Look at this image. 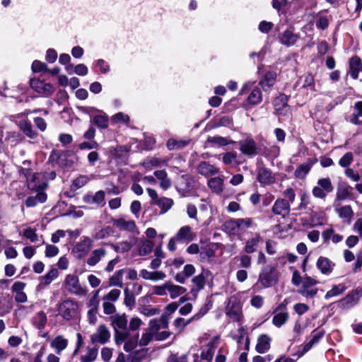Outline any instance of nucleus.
I'll use <instances>...</instances> for the list:
<instances>
[{
  "instance_id": "1",
  "label": "nucleus",
  "mask_w": 362,
  "mask_h": 362,
  "mask_svg": "<svg viewBox=\"0 0 362 362\" xmlns=\"http://www.w3.org/2000/svg\"><path fill=\"white\" fill-rule=\"evenodd\" d=\"M57 311L58 315L67 322L76 320L80 315L78 301L71 298L59 302L57 305Z\"/></svg>"
},
{
  "instance_id": "2",
  "label": "nucleus",
  "mask_w": 362,
  "mask_h": 362,
  "mask_svg": "<svg viewBox=\"0 0 362 362\" xmlns=\"http://www.w3.org/2000/svg\"><path fill=\"white\" fill-rule=\"evenodd\" d=\"M252 219L250 218L230 219L223 225V230L233 235H241L247 228L251 227Z\"/></svg>"
},
{
  "instance_id": "3",
  "label": "nucleus",
  "mask_w": 362,
  "mask_h": 362,
  "mask_svg": "<svg viewBox=\"0 0 362 362\" xmlns=\"http://www.w3.org/2000/svg\"><path fill=\"white\" fill-rule=\"evenodd\" d=\"M279 279L277 269L271 266L265 267L259 275L258 281L264 288H269L275 285Z\"/></svg>"
},
{
  "instance_id": "4",
  "label": "nucleus",
  "mask_w": 362,
  "mask_h": 362,
  "mask_svg": "<svg viewBox=\"0 0 362 362\" xmlns=\"http://www.w3.org/2000/svg\"><path fill=\"white\" fill-rule=\"evenodd\" d=\"M25 176L27 185L30 191H40L47 189V184L43 174L27 171Z\"/></svg>"
},
{
  "instance_id": "5",
  "label": "nucleus",
  "mask_w": 362,
  "mask_h": 362,
  "mask_svg": "<svg viewBox=\"0 0 362 362\" xmlns=\"http://www.w3.org/2000/svg\"><path fill=\"white\" fill-rule=\"evenodd\" d=\"M93 246V240L88 236H82L81 240L76 243L71 252L78 259L83 258L90 252Z\"/></svg>"
},
{
  "instance_id": "6",
  "label": "nucleus",
  "mask_w": 362,
  "mask_h": 362,
  "mask_svg": "<svg viewBox=\"0 0 362 362\" xmlns=\"http://www.w3.org/2000/svg\"><path fill=\"white\" fill-rule=\"evenodd\" d=\"M288 302L284 300L274 310V317L272 323L276 327H281L286 324L289 318V314L287 311Z\"/></svg>"
},
{
  "instance_id": "7",
  "label": "nucleus",
  "mask_w": 362,
  "mask_h": 362,
  "mask_svg": "<svg viewBox=\"0 0 362 362\" xmlns=\"http://www.w3.org/2000/svg\"><path fill=\"white\" fill-rule=\"evenodd\" d=\"M64 286L71 293L84 296L86 294V289L79 283V279L74 274H68L64 280Z\"/></svg>"
},
{
  "instance_id": "8",
  "label": "nucleus",
  "mask_w": 362,
  "mask_h": 362,
  "mask_svg": "<svg viewBox=\"0 0 362 362\" xmlns=\"http://www.w3.org/2000/svg\"><path fill=\"white\" fill-rule=\"evenodd\" d=\"M226 315L232 320L241 324L243 322V315L240 303L235 299H230L226 308Z\"/></svg>"
},
{
  "instance_id": "9",
  "label": "nucleus",
  "mask_w": 362,
  "mask_h": 362,
  "mask_svg": "<svg viewBox=\"0 0 362 362\" xmlns=\"http://www.w3.org/2000/svg\"><path fill=\"white\" fill-rule=\"evenodd\" d=\"M317 281L315 279L306 276L302 281V287L298 290V293L305 298H313L317 293V288L315 287Z\"/></svg>"
},
{
  "instance_id": "10",
  "label": "nucleus",
  "mask_w": 362,
  "mask_h": 362,
  "mask_svg": "<svg viewBox=\"0 0 362 362\" xmlns=\"http://www.w3.org/2000/svg\"><path fill=\"white\" fill-rule=\"evenodd\" d=\"M212 273L209 270L203 269L200 274L192 278V282L193 284V288H192V291H199L202 290L206 282L209 281H212Z\"/></svg>"
},
{
  "instance_id": "11",
  "label": "nucleus",
  "mask_w": 362,
  "mask_h": 362,
  "mask_svg": "<svg viewBox=\"0 0 362 362\" xmlns=\"http://www.w3.org/2000/svg\"><path fill=\"white\" fill-rule=\"evenodd\" d=\"M30 83L33 90L45 96L50 95L54 90L52 85L37 78L31 79Z\"/></svg>"
},
{
  "instance_id": "12",
  "label": "nucleus",
  "mask_w": 362,
  "mask_h": 362,
  "mask_svg": "<svg viewBox=\"0 0 362 362\" xmlns=\"http://www.w3.org/2000/svg\"><path fill=\"white\" fill-rule=\"evenodd\" d=\"M257 179L262 186L272 185L276 181V174L265 167L258 168Z\"/></svg>"
},
{
  "instance_id": "13",
  "label": "nucleus",
  "mask_w": 362,
  "mask_h": 362,
  "mask_svg": "<svg viewBox=\"0 0 362 362\" xmlns=\"http://www.w3.org/2000/svg\"><path fill=\"white\" fill-rule=\"evenodd\" d=\"M239 145L240 151L247 156L253 157L259 153L256 142L251 138L240 141Z\"/></svg>"
},
{
  "instance_id": "14",
  "label": "nucleus",
  "mask_w": 362,
  "mask_h": 362,
  "mask_svg": "<svg viewBox=\"0 0 362 362\" xmlns=\"http://www.w3.org/2000/svg\"><path fill=\"white\" fill-rule=\"evenodd\" d=\"M110 337V333L107 327L104 325L98 326L97 330L90 336V341L93 344H105Z\"/></svg>"
},
{
  "instance_id": "15",
  "label": "nucleus",
  "mask_w": 362,
  "mask_h": 362,
  "mask_svg": "<svg viewBox=\"0 0 362 362\" xmlns=\"http://www.w3.org/2000/svg\"><path fill=\"white\" fill-rule=\"evenodd\" d=\"M112 225L120 230L139 233L136 225L132 220H126L123 218H117L112 221Z\"/></svg>"
},
{
  "instance_id": "16",
  "label": "nucleus",
  "mask_w": 362,
  "mask_h": 362,
  "mask_svg": "<svg viewBox=\"0 0 362 362\" xmlns=\"http://www.w3.org/2000/svg\"><path fill=\"white\" fill-rule=\"evenodd\" d=\"M288 98L286 95H279L274 102V110L280 115H286L290 112V107L287 104Z\"/></svg>"
},
{
  "instance_id": "17",
  "label": "nucleus",
  "mask_w": 362,
  "mask_h": 362,
  "mask_svg": "<svg viewBox=\"0 0 362 362\" xmlns=\"http://www.w3.org/2000/svg\"><path fill=\"white\" fill-rule=\"evenodd\" d=\"M220 341V337L216 336L213 337L208 344L203 347L201 353V358L206 361H211L213 358L215 349L217 347Z\"/></svg>"
},
{
  "instance_id": "18",
  "label": "nucleus",
  "mask_w": 362,
  "mask_h": 362,
  "mask_svg": "<svg viewBox=\"0 0 362 362\" xmlns=\"http://www.w3.org/2000/svg\"><path fill=\"white\" fill-rule=\"evenodd\" d=\"M291 204L288 201L284 199H277L272 207V211L276 215L283 217L288 215L290 212Z\"/></svg>"
},
{
  "instance_id": "19",
  "label": "nucleus",
  "mask_w": 362,
  "mask_h": 362,
  "mask_svg": "<svg viewBox=\"0 0 362 362\" xmlns=\"http://www.w3.org/2000/svg\"><path fill=\"white\" fill-rule=\"evenodd\" d=\"M197 170L199 174L204 177H209L218 173L219 168L209 162L202 161L198 164Z\"/></svg>"
},
{
  "instance_id": "20",
  "label": "nucleus",
  "mask_w": 362,
  "mask_h": 362,
  "mask_svg": "<svg viewBox=\"0 0 362 362\" xmlns=\"http://www.w3.org/2000/svg\"><path fill=\"white\" fill-rule=\"evenodd\" d=\"M36 193L35 196H29L25 201V204L27 207H34L39 204H43L47 200V194L45 190L33 191Z\"/></svg>"
},
{
  "instance_id": "21",
  "label": "nucleus",
  "mask_w": 362,
  "mask_h": 362,
  "mask_svg": "<svg viewBox=\"0 0 362 362\" xmlns=\"http://www.w3.org/2000/svg\"><path fill=\"white\" fill-rule=\"evenodd\" d=\"M68 339L63 335L56 336L50 342V346L54 349L57 355H61L62 352L68 346Z\"/></svg>"
},
{
  "instance_id": "22",
  "label": "nucleus",
  "mask_w": 362,
  "mask_h": 362,
  "mask_svg": "<svg viewBox=\"0 0 362 362\" xmlns=\"http://www.w3.org/2000/svg\"><path fill=\"white\" fill-rule=\"evenodd\" d=\"M175 236L180 242L189 243L194 239L196 235L192 231L190 226H184L178 230Z\"/></svg>"
},
{
  "instance_id": "23",
  "label": "nucleus",
  "mask_w": 362,
  "mask_h": 362,
  "mask_svg": "<svg viewBox=\"0 0 362 362\" xmlns=\"http://www.w3.org/2000/svg\"><path fill=\"white\" fill-rule=\"evenodd\" d=\"M262 238L258 233L245 241L244 251L246 254H251L257 250L259 244L262 242Z\"/></svg>"
},
{
  "instance_id": "24",
  "label": "nucleus",
  "mask_w": 362,
  "mask_h": 362,
  "mask_svg": "<svg viewBox=\"0 0 362 362\" xmlns=\"http://www.w3.org/2000/svg\"><path fill=\"white\" fill-rule=\"evenodd\" d=\"M107 254V251L104 248H98L95 250H93L90 257L87 259L86 263L90 267H93L96 265L100 259L104 257Z\"/></svg>"
},
{
  "instance_id": "25",
  "label": "nucleus",
  "mask_w": 362,
  "mask_h": 362,
  "mask_svg": "<svg viewBox=\"0 0 362 362\" xmlns=\"http://www.w3.org/2000/svg\"><path fill=\"white\" fill-rule=\"evenodd\" d=\"M349 72L354 79L358 77V74L362 71V62L358 56H354L349 61Z\"/></svg>"
},
{
  "instance_id": "26",
  "label": "nucleus",
  "mask_w": 362,
  "mask_h": 362,
  "mask_svg": "<svg viewBox=\"0 0 362 362\" xmlns=\"http://www.w3.org/2000/svg\"><path fill=\"white\" fill-rule=\"evenodd\" d=\"M272 339L267 334H261L257 339L255 346L256 351L259 354H264L270 348Z\"/></svg>"
},
{
  "instance_id": "27",
  "label": "nucleus",
  "mask_w": 362,
  "mask_h": 362,
  "mask_svg": "<svg viewBox=\"0 0 362 362\" xmlns=\"http://www.w3.org/2000/svg\"><path fill=\"white\" fill-rule=\"evenodd\" d=\"M110 319L115 331L118 329H124L127 327V319L125 314H116L111 316Z\"/></svg>"
},
{
  "instance_id": "28",
  "label": "nucleus",
  "mask_w": 362,
  "mask_h": 362,
  "mask_svg": "<svg viewBox=\"0 0 362 362\" xmlns=\"http://www.w3.org/2000/svg\"><path fill=\"white\" fill-rule=\"evenodd\" d=\"M298 39V36L293 30L288 29L281 34L280 41L283 45L289 47L293 45Z\"/></svg>"
},
{
  "instance_id": "29",
  "label": "nucleus",
  "mask_w": 362,
  "mask_h": 362,
  "mask_svg": "<svg viewBox=\"0 0 362 362\" xmlns=\"http://www.w3.org/2000/svg\"><path fill=\"white\" fill-rule=\"evenodd\" d=\"M173 204L174 201L171 198L165 197H160L155 204V205H157L160 208V214L167 213L172 208Z\"/></svg>"
},
{
  "instance_id": "30",
  "label": "nucleus",
  "mask_w": 362,
  "mask_h": 362,
  "mask_svg": "<svg viewBox=\"0 0 362 362\" xmlns=\"http://www.w3.org/2000/svg\"><path fill=\"white\" fill-rule=\"evenodd\" d=\"M153 174L156 177V178L160 180V188H162L164 190H166L170 187L171 181L168 178V174L165 170H156Z\"/></svg>"
},
{
  "instance_id": "31",
  "label": "nucleus",
  "mask_w": 362,
  "mask_h": 362,
  "mask_svg": "<svg viewBox=\"0 0 362 362\" xmlns=\"http://www.w3.org/2000/svg\"><path fill=\"white\" fill-rule=\"evenodd\" d=\"M208 186L213 192L221 194L223 190V179L221 177H212L208 181Z\"/></svg>"
},
{
  "instance_id": "32",
  "label": "nucleus",
  "mask_w": 362,
  "mask_h": 362,
  "mask_svg": "<svg viewBox=\"0 0 362 362\" xmlns=\"http://www.w3.org/2000/svg\"><path fill=\"white\" fill-rule=\"evenodd\" d=\"M362 296V288H357L349 293L343 299L345 304L352 306L355 305Z\"/></svg>"
},
{
  "instance_id": "33",
  "label": "nucleus",
  "mask_w": 362,
  "mask_h": 362,
  "mask_svg": "<svg viewBox=\"0 0 362 362\" xmlns=\"http://www.w3.org/2000/svg\"><path fill=\"white\" fill-rule=\"evenodd\" d=\"M168 326V321L165 316L163 315L159 319L150 321V329L152 332H158L160 329H165Z\"/></svg>"
},
{
  "instance_id": "34",
  "label": "nucleus",
  "mask_w": 362,
  "mask_h": 362,
  "mask_svg": "<svg viewBox=\"0 0 362 362\" xmlns=\"http://www.w3.org/2000/svg\"><path fill=\"white\" fill-rule=\"evenodd\" d=\"M317 267L324 274H329L332 270V262L326 257H320L316 263Z\"/></svg>"
},
{
  "instance_id": "35",
  "label": "nucleus",
  "mask_w": 362,
  "mask_h": 362,
  "mask_svg": "<svg viewBox=\"0 0 362 362\" xmlns=\"http://www.w3.org/2000/svg\"><path fill=\"white\" fill-rule=\"evenodd\" d=\"M276 74L274 71H268L266 73L264 78L259 82L264 90L269 89L275 83Z\"/></svg>"
},
{
  "instance_id": "36",
  "label": "nucleus",
  "mask_w": 362,
  "mask_h": 362,
  "mask_svg": "<svg viewBox=\"0 0 362 362\" xmlns=\"http://www.w3.org/2000/svg\"><path fill=\"white\" fill-rule=\"evenodd\" d=\"M351 187L346 183H341L337 192V200L342 201L351 195Z\"/></svg>"
},
{
  "instance_id": "37",
  "label": "nucleus",
  "mask_w": 362,
  "mask_h": 362,
  "mask_svg": "<svg viewBox=\"0 0 362 362\" xmlns=\"http://www.w3.org/2000/svg\"><path fill=\"white\" fill-rule=\"evenodd\" d=\"M167 290L170 293V298L173 299L177 298L187 291V289L185 287L172 284L170 282H168Z\"/></svg>"
},
{
  "instance_id": "38",
  "label": "nucleus",
  "mask_w": 362,
  "mask_h": 362,
  "mask_svg": "<svg viewBox=\"0 0 362 362\" xmlns=\"http://www.w3.org/2000/svg\"><path fill=\"white\" fill-rule=\"evenodd\" d=\"M206 142L218 147L224 146L233 143V141L229 140L228 138L220 136H209Z\"/></svg>"
},
{
  "instance_id": "39",
  "label": "nucleus",
  "mask_w": 362,
  "mask_h": 362,
  "mask_svg": "<svg viewBox=\"0 0 362 362\" xmlns=\"http://www.w3.org/2000/svg\"><path fill=\"white\" fill-rule=\"evenodd\" d=\"M47 322V315L43 311L38 312L33 319L34 326L40 330L44 329Z\"/></svg>"
},
{
  "instance_id": "40",
  "label": "nucleus",
  "mask_w": 362,
  "mask_h": 362,
  "mask_svg": "<svg viewBox=\"0 0 362 362\" xmlns=\"http://www.w3.org/2000/svg\"><path fill=\"white\" fill-rule=\"evenodd\" d=\"M124 270L120 269L117 271L110 279L109 284L112 286H117L122 288L123 286L122 277Z\"/></svg>"
},
{
  "instance_id": "41",
  "label": "nucleus",
  "mask_w": 362,
  "mask_h": 362,
  "mask_svg": "<svg viewBox=\"0 0 362 362\" xmlns=\"http://www.w3.org/2000/svg\"><path fill=\"white\" fill-rule=\"evenodd\" d=\"M346 289V286L344 284H339L338 285H334L332 288L328 291L325 298V299H329L332 297L337 296L341 293H343Z\"/></svg>"
},
{
  "instance_id": "42",
  "label": "nucleus",
  "mask_w": 362,
  "mask_h": 362,
  "mask_svg": "<svg viewBox=\"0 0 362 362\" xmlns=\"http://www.w3.org/2000/svg\"><path fill=\"white\" fill-rule=\"evenodd\" d=\"M58 274L59 273L57 269H52L46 275L40 277V285L42 286L49 285L53 280L57 279Z\"/></svg>"
},
{
  "instance_id": "43",
  "label": "nucleus",
  "mask_w": 362,
  "mask_h": 362,
  "mask_svg": "<svg viewBox=\"0 0 362 362\" xmlns=\"http://www.w3.org/2000/svg\"><path fill=\"white\" fill-rule=\"evenodd\" d=\"M262 95L259 88H257L252 90L247 98V103L251 105H258L262 102Z\"/></svg>"
},
{
  "instance_id": "44",
  "label": "nucleus",
  "mask_w": 362,
  "mask_h": 362,
  "mask_svg": "<svg viewBox=\"0 0 362 362\" xmlns=\"http://www.w3.org/2000/svg\"><path fill=\"white\" fill-rule=\"evenodd\" d=\"M143 165L146 168H149L152 166L159 168L167 165V160L159 158L152 157L146 160Z\"/></svg>"
},
{
  "instance_id": "45",
  "label": "nucleus",
  "mask_w": 362,
  "mask_h": 362,
  "mask_svg": "<svg viewBox=\"0 0 362 362\" xmlns=\"http://www.w3.org/2000/svg\"><path fill=\"white\" fill-rule=\"evenodd\" d=\"M98 356V349L87 347L85 354L81 356V362H94Z\"/></svg>"
},
{
  "instance_id": "46",
  "label": "nucleus",
  "mask_w": 362,
  "mask_h": 362,
  "mask_svg": "<svg viewBox=\"0 0 362 362\" xmlns=\"http://www.w3.org/2000/svg\"><path fill=\"white\" fill-rule=\"evenodd\" d=\"M313 163H307L299 165L295 170V176L298 179H303L311 169Z\"/></svg>"
},
{
  "instance_id": "47",
  "label": "nucleus",
  "mask_w": 362,
  "mask_h": 362,
  "mask_svg": "<svg viewBox=\"0 0 362 362\" xmlns=\"http://www.w3.org/2000/svg\"><path fill=\"white\" fill-rule=\"evenodd\" d=\"M324 335V332L320 331L314 333L312 335L311 339L303 346V352L308 351L315 344H317Z\"/></svg>"
},
{
  "instance_id": "48",
  "label": "nucleus",
  "mask_w": 362,
  "mask_h": 362,
  "mask_svg": "<svg viewBox=\"0 0 362 362\" xmlns=\"http://www.w3.org/2000/svg\"><path fill=\"white\" fill-rule=\"evenodd\" d=\"M153 247V243L149 240H144L139 247V254L141 256H145L150 254Z\"/></svg>"
},
{
  "instance_id": "49",
  "label": "nucleus",
  "mask_w": 362,
  "mask_h": 362,
  "mask_svg": "<svg viewBox=\"0 0 362 362\" xmlns=\"http://www.w3.org/2000/svg\"><path fill=\"white\" fill-rule=\"evenodd\" d=\"M335 211L341 218L350 219L354 216V211L349 205L336 208Z\"/></svg>"
},
{
  "instance_id": "50",
  "label": "nucleus",
  "mask_w": 362,
  "mask_h": 362,
  "mask_svg": "<svg viewBox=\"0 0 362 362\" xmlns=\"http://www.w3.org/2000/svg\"><path fill=\"white\" fill-rule=\"evenodd\" d=\"M133 245L134 243L131 242L123 241L116 245H112V247L114 249V250L116 251L117 252L123 253L129 251Z\"/></svg>"
},
{
  "instance_id": "51",
  "label": "nucleus",
  "mask_w": 362,
  "mask_h": 362,
  "mask_svg": "<svg viewBox=\"0 0 362 362\" xmlns=\"http://www.w3.org/2000/svg\"><path fill=\"white\" fill-rule=\"evenodd\" d=\"M317 185L327 193H330L334 189L331 180L329 177L319 179L317 180Z\"/></svg>"
},
{
  "instance_id": "52",
  "label": "nucleus",
  "mask_w": 362,
  "mask_h": 362,
  "mask_svg": "<svg viewBox=\"0 0 362 362\" xmlns=\"http://www.w3.org/2000/svg\"><path fill=\"white\" fill-rule=\"evenodd\" d=\"M89 180L90 179L88 176L80 175L73 181L71 189L73 190L78 189L86 185Z\"/></svg>"
},
{
  "instance_id": "53",
  "label": "nucleus",
  "mask_w": 362,
  "mask_h": 362,
  "mask_svg": "<svg viewBox=\"0 0 362 362\" xmlns=\"http://www.w3.org/2000/svg\"><path fill=\"white\" fill-rule=\"evenodd\" d=\"M120 295H121L120 290H119L117 288H114V289H112L109 293H107L106 295H105L103 297V300L114 303L119 299Z\"/></svg>"
},
{
  "instance_id": "54",
  "label": "nucleus",
  "mask_w": 362,
  "mask_h": 362,
  "mask_svg": "<svg viewBox=\"0 0 362 362\" xmlns=\"http://www.w3.org/2000/svg\"><path fill=\"white\" fill-rule=\"evenodd\" d=\"M303 88L311 92L316 91L314 76L309 74L305 76Z\"/></svg>"
},
{
  "instance_id": "55",
  "label": "nucleus",
  "mask_w": 362,
  "mask_h": 362,
  "mask_svg": "<svg viewBox=\"0 0 362 362\" xmlns=\"http://www.w3.org/2000/svg\"><path fill=\"white\" fill-rule=\"evenodd\" d=\"M93 122L98 127L106 129L108 127V118L105 115H98L94 117Z\"/></svg>"
},
{
  "instance_id": "56",
  "label": "nucleus",
  "mask_w": 362,
  "mask_h": 362,
  "mask_svg": "<svg viewBox=\"0 0 362 362\" xmlns=\"http://www.w3.org/2000/svg\"><path fill=\"white\" fill-rule=\"evenodd\" d=\"M124 303L130 309L134 307L136 301L134 294L127 288L124 289Z\"/></svg>"
},
{
  "instance_id": "57",
  "label": "nucleus",
  "mask_w": 362,
  "mask_h": 362,
  "mask_svg": "<svg viewBox=\"0 0 362 362\" xmlns=\"http://www.w3.org/2000/svg\"><path fill=\"white\" fill-rule=\"evenodd\" d=\"M354 161V155L351 152L346 153L339 160V165L342 168H347Z\"/></svg>"
},
{
  "instance_id": "58",
  "label": "nucleus",
  "mask_w": 362,
  "mask_h": 362,
  "mask_svg": "<svg viewBox=\"0 0 362 362\" xmlns=\"http://www.w3.org/2000/svg\"><path fill=\"white\" fill-rule=\"evenodd\" d=\"M23 235L32 243L38 241V235L36 233L35 229H33L30 227L25 228L22 231Z\"/></svg>"
},
{
  "instance_id": "59",
  "label": "nucleus",
  "mask_w": 362,
  "mask_h": 362,
  "mask_svg": "<svg viewBox=\"0 0 362 362\" xmlns=\"http://www.w3.org/2000/svg\"><path fill=\"white\" fill-rule=\"evenodd\" d=\"M213 302L210 299H207L206 302L202 306L199 310L196 313L200 319L204 316L212 308Z\"/></svg>"
},
{
  "instance_id": "60",
  "label": "nucleus",
  "mask_w": 362,
  "mask_h": 362,
  "mask_svg": "<svg viewBox=\"0 0 362 362\" xmlns=\"http://www.w3.org/2000/svg\"><path fill=\"white\" fill-rule=\"evenodd\" d=\"M186 213L189 218L197 221V209L194 204H187L186 207Z\"/></svg>"
},
{
  "instance_id": "61",
  "label": "nucleus",
  "mask_w": 362,
  "mask_h": 362,
  "mask_svg": "<svg viewBox=\"0 0 362 362\" xmlns=\"http://www.w3.org/2000/svg\"><path fill=\"white\" fill-rule=\"evenodd\" d=\"M237 153L235 152H227L223 156V163L226 165H230L235 163Z\"/></svg>"
},
{
  "instance_id": "62",
  "label": "nucleus",
  "mask_w": 362,
  "mask_h": 362,
  "mask_svg": "<svg viewBox=\"0 0 362 362\" xmlns=\"http://www.w3.org/2000/svg\"><path fill=\"white\" fill-rule=\"evenodd\" d=\"M59 253V248L54 245H49L47 244L45 247V254L47 257H53L58 255Z\"/></svg>"
},
{
  "instance_id": "63",
  "label": "nucleus",
  "mask_w": 362,
  "mask_h": 362,
  "mask_svg": "<svg viewBox=\"0 0 362 362\" xmlns=\"http://www.w3.org/2000/svg\"><path fill=\"white\" fill-rule=\"evenodd\" d=\"M112 120L115 122H122L127 124L129 122V117L123 112H118L112 117Z\"/></svg>"
},
{
  "instance_id": "64",
  "label": "nucleus",
  "mask_w": 362,
  "mask_h": 362,
  "mask_svg": "<svg viewBox=\"0 0 362 362\" xmlns=\"http://www.w3.org/2000/svg\"><path fill=\"white\" fill-rule=\"evenodd\" d=\"M103 308L105 315H111L116 312V308L114 303L111 302L103 301Z\"/></svg>"
}]
</instances>
